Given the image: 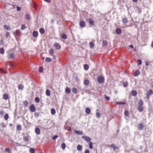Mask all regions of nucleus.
I'll list each match as a JSON object with an SVG mask.
<instances>
[{"instance_id":"412c9836","label":"nucleus","mask_w":153,"mask_h":153,"mask_svg":"<svg viewBox=\"0 0 153 153\" xmlns=\"http://www.w3.org/2000/svg\"><path fill=\"white\" fill-rule=\"evenodd\" d=\"M143 102L142 100H140L138 102V105H143Z\"/></svg>"},{"instance_id":"393cba45","label":"nucleus","mask_w":153,"mask_h":153,"mask_svg":"<svg viewBox=\"0 0 153 153\" xmlns=\"http://www.w3.org/2000/svg\"><path fill=\"white\" fill-rule=\"evenodd\" d=\"M51 113L52 115H54L55 114L56 111L54 108H52L51 110Z\"/></svg>"},{"instance_id":"dca6fc26","label":"nucleus","mask_w":153,"mask_h":153,"mask_svg":"<svg viewBox=\"0 0 153 153\" xmlns=\"http://www.w3.org/2000/svg\"><path fill=\"white\" fill-rule=\"evenodd\" d=\"M85 112L86 113L88 114L90 113L91 112V110L90 108H86L85 110Z\"/></svg>"},{"instance_id":"3c124183","label":"nucleus","mask_w":153,"mask_h":153,"mask_svg":"<svg viewBox=\"0 0 153 153\" xmlns=\"http://www.w3.org/2000/svg\"><path fill=\"white\" fill-rule=\"evenodd\" d=\"M124 114L125 116H128V111H126L124 112Z\"/></svg>"},{"instance_id":"39448f33","label":"nucleus","mask_w":153,"mask_h":153,"mask_svg":"<svg viewBox=\"0 0 153 153\" xmlns=\"http://www.w3.org/2000/svg\"><path fill=\"white\" fill-rule=\"evenodd\" d=\"M137 109L138 111L140 112L142 111H143L144 109V108L143 107V105H138Z\"/></svg>"},{"instance_id":"72a5a7b5","label":"nucleus","mask_w":153,"mask_h":153,"mask_svg":"<svg viewBox=\"0 0 153 153\" xmlns=\"http://www.w3.org/2000/svg\"><path fill=\"white\" fill-rule=\"evenodd\" d=\"M9 115L8 114H6L4 116V118L6 120H7L9 118Z\"/></svg>"},{"instance_id":"603ef678","label":"nucleus","mask_w":153,"mask_h":153,"mask_svg":"<svg viewBox=\"0 0 153 153\" xmlns=\"http://www.w3.org/2000/svg\"><path fill=\"white\" fill-rule=\"evenodd\" d=\"M58 137V136L57 135H55L52 137V139L53 140H55L56 138H57Z\"/></svg>"},{"instance_id":"a211bd4d","label":"nucleus","mask_w":153,"mask_h":153,"mask_svg":"<svg viewBox=\"0 0 153 153\" xmlns=\"http://www.w3.org/2000/svg\"><path fill=\"white\" fill-rule=\"evenodd\" d=\"M3 98L5 100H7L8 98V95L7 94H4L3 96Z\"/></svg>"},{"instance_id":"58836bf2","label":"nucleus","mask_w":153,"mask_h":153,"mask_svg":"<svg viewBox=\"0 0 153 153\" xmlns=\"http://www.w3.org/2000/svg\"><path fill=\"white\" fill-rule=\"evenodd\" d=\"M72 91L75 94H76V93L77 90H76V88H73L72 89Z\"/></svg>"},{"instance_id":"c756f323","label":"nucleus","mask_w":153,"mask_h":153,"mask_svg":"<svg viewBox=\"0 0 153 153\" xmlns=\"http://www.w3.org/2000/svg\"><path fill=\"white\" fill-rule=\"evenodd\" d=\"M110 147L113 148L115 150L117 149V146L114 144H112L110 145Z\"/></svg>"},{"instance_id":"8fccbe9b","label":"nucleus","mask_w":153,"mask_h":153,"mask_svg":"<svg viewBox=\"0 0 153 153\" xmlns=\"http://www.w3.org/2000/svg\"><path fill=\"white\" fill-rule=\"evenodd\" d=\"M105 100H110V97L106 95L105 96Z\"/></svg>"},{"instance_id":"cd10ccee","label":"nucleus","mask_w":153,"mask_h":153,"mask_svg":"<svg viewBox=\"0 0 153 153\" xmlns=\"http://www.w3.org/2000/svg\"><path fill=\"white\" fill-rule=\"evenodd\" d=\"M61 147L62 148V149L63 150H64L65 149V147H66V145L65 144V143H63L61 144Z\"/></svg>"},{"instance_id":"9b49d317","label":"nucleus","mask_w":153,"mask_h":153,"mask_svg":"<svg viewBox=\"0 0 153 153\" xmlns=\"http://www.w3.org/2000/svg\"><path fill=\"white\" fill-rule=\"evenodd\" d=\"M61 37L63 39H65L67 38V36L65 34L63 33L60 35Z\"/></svg>"},{"instance_id":"f3484780","label":"nucleus","mask_w":153,"mask_h":153,"mask_svg":"<svg viewBox=\"0 0 153 153\" xmlns=\"http://www.w3.org/2000/svg\"><path fill=\"white\" fill-rule=\"evenodd\" d=\"M153 94V91L151 90H150L147 93V95L149 96L150 95H152Z\"/></svg>"},{"instance_id":"bf43d9fd","label":"nucleus","mask_w":153,"mask_h":153,"mask_svg":"<svg viewBox=\"0 0 153 153\" xmlns=\"http://www.w3.org/2000/svg\"><path fill=\"white\" fill-rule=\"evenodd\" d=\"M39 115V114L38 113H35L34 114V116H35L36 117H37Z\"/></svg>"},{"instance_id":"774afa93","label":"nucleus","mask_w":153,"mask_h":153,"mask_svg":"<svg viewBox=\"0 0 153 153\" xmlns=\"http://www.w3.org/2000/svg\"><path fill=\"white\" fill-rule=\"evenodd\" d=\"M129 47L131 48H133V45H129Z\"/></svg>"},{"instance_id":"ea45409f","label":"nucleus","mask_w":153,"mask_h":153,"mask_svg":"<svg viewBox=\"0 0 153 153\" xmlns=\"http://www.w3.org/2000/svg\"><path fill=\"white\" fill-rule=\"evenodd\" d=\"M26 18L27 20H30L31 18H30V15H28V14L26 15Z\"/></svg>"},{"instance_id":"13d9d810","label":"nucleus","mask_w":153,"mask_h":153,"mask_svg":"<svg viewBox=\"0 0 153 153\" xmlns=\"http://www.w3.org/2000/svg\"><path fill=\"white\" fill-rule=\"evenodd\" d=\"M0 114L1 115H3L4 114V112L3 111H0Z\"/></svg>"},{"instance_id":"7c9ffc66","label":"nucleus","mask_w":153,"mask_h":153,"mask_svg":"<svg viewBox=\"0 0 153 153\" xmlns=\"http://www.w3.org/2000/svg\"><path fill=\"white\" fill-rule=\"evenodd\" d=\"M84 69L85 70H87L89 68V67L87 64H85L84 65Z\"/></svg>"},{"instance_id":"c9c22d12","label":"nucleus","mask_w":153,"mask_h":153,"mask_svg":"<svg viewBox=\"0 0 153 153\" xmlns=\"http://www.w3.org/2000/svg\"><path fill=\"white\" fill-rule=\"evenodd\" d=\"M30 153H34L35 152V150L33 148H31L30 149Z\"/></svg>"},{"instance_id":"79ce46f5","label":"nucleus","mask_w":153,"mask_h":153,"mask_svg":"<svg viewBox=\"0 0 153 153\" xmlns=\"http://www.w3.org/2000/svg\"><path fill=\"white\" fill-rule=\"evenodd\" d=\"M96 116L97 117L99 118L101 116V114L99 112H97L96 114Z\"/></svg>"},{"instance_id":"49530a36","label":"nucleus","mask_w":153,"mask_h":153,"mask_svg":"<svg viewBox=\"0 0 153 153\" xmlns=\"http://www.w3.org/2000/svg\"><path fill=\"white\" fill-rule=\"evenodd\" d=\"M123 22L124 23H126L127 22V19L126 18H124L123 19Z\"/></svg>"},{"instance_id":"1a4fd4ad","label":"nucleus","mask_w":153,"mask_h":153,"mask_svg":"<svg viewBox=\"0 0 153 153\" xmlns=\"http://www.w3.org/2000/svg\"><path fill=\"white\" fill-rule=\"evenodd\" d=\"M74 132L77 134L79 135H82L83 134V132L82 131H78L76 130H75Z\"/></svg>"},{"instance_id":"de8ad7c7","label":"nucleus","mask_w":153,"mask_h":153,"mask_svg":"<svg viewBox=\"0 0 153 153\" xmlns=\"http://www.w3.org/2000/svg\"><path fill=\"white\" fill-rule=\"evenodd\" d=\"M142 63V61H141L139 59L138 60V65H141Z\"/></svg>"},{"instance_id":"6ab92c4d","label":"nucleus","mask_w":153,"mask_h":153,"mask_svg":"<svg viewBox=\"0 0 153 153\" xmlns=\"http://www.w3.org/2000/svg\"><path fill=\"white\" fill-rule=\"evenodd\" d=\"M116 33L118 34H120L121 33V30L120 28H117L116 29Z\"/></svg>"},{"instance_id":"a18cd8bd","label":"nucleus","mask_w":153,"mask_h":153,"mask_svg":"<svg viewBox=\"0 0 153 153\" xmlns=\"http://www.w3.org/2000/svg\"><path fill=\"white\" fill-rule=\"evenodd\" d=\"M43 71V68L42 67H40L39 69V71L40 72L42 73Z\"/></svg>"},{"instance_id":"5701e85b","label":"nucleus","mask_w":153,"mask_h":153,"mask_svg":"<svg viewBox=\"0 0 153 153\" xmlns=\"http://www.w3.org/2000/svg\"><path fill=\"white\" fill-rule=\"evenodd\" d=\"M46 95L47 96H49L50 95H51L50 92L49 90H48V89L46 90Z\"/></svg>"},{"instance_id":"4d7b16f0","label":"nucleus","mask_w":153,"mask_h":153,"mask_svg":"<svg viewBox=\"0 0 153 153\" xmlns=\"http://www.w3.org/2000/svg\"><path fill=\"white\" fill-rule=\"evenodd\" d=\"M21 9V8L19 7V6H17V11H19Z\"/></svg>"},{"instance_id":"338daca9","label":"nucleus","mask_w":153,"mask_h":153,"mask_svg":"<svg viewBox=\"0 0 153 153\" xmlns=\"http://www.w3.org/2000/svg\"><path fill=\"white\" fill-rule=\"evenodd\" d=\"M145 65L146 66H148L149 65V64L147 62H145Z\"/></svg>"},{"instance_id":"4468645a","label":"nucleus","mask_w":153,"mask_h":153,"mask_svg":"<svg viewBox=\"0 0 153 153\" xmlns=\"http://www.w3.org/2000/svg\"><path fill=\"white\" fill-rule=\"evenodd\" d=\"M39 31L40 33L42 34H43L45 32V29L42 28H40L39 29Z\"/></svg>"},{"instance_id":"a19ab883","label":"nucleus","mask_w":153,"mask_h":153,"mask_svg":"<svg viewBox=\"0 0 153 153\" xmlns=\"http://www.w3.org/2000/svg\"><path fill=\"white\" fill-rule=\"evenodd\" d=\"M14 57V54L13 53H11L9 55V58H12Z\"/></svg>"},{"instance_id":"473e14b6","label":"nucleus","mask_w":153,"mask_h":153,"mask_svg":"<svg viewBox=\"0 0 153 153\" xmlns=\"http://www.w3.org/2000/svg\"><path fill=\"white\" fill-rule=\"evenodd\" d=\"M90 45L91 48H93L94 47V44L93 42H90Z\"/></svg>"},{"instance_id":"b1692460","label":"nucleus","mask_w":153,"mask_h":153,"mask_svg":"<svg viewBox=\"0 0 153 153\" xmlns=\"http://www.w3.org/2000/svg\"><path fill=\"white\" fill-rule=\"evenodd\" d=\"M66 92L68 93L69 94L71 92V90L69 88H66L65 89Z\"/></svg>"},{"instance_id":"f8f14e48","label":"nucleus","mask_w":153,"mask_h":153,"mask_svg":"<svg viewBox=\"0 0 153 153\" xmlns=\"http://www.w3.org/2000/svg\"><path fill=\"white\" fill-rule=\"evenodd\" d=\"M33 36L34 37H37L38 36V33L36 31H34L33 33Z\"/></svg>"},{"instance_id":"2f4dec72","label":"nucleus","mask_w":153,"mask_h":153,"mask_svg":"<svg viewBox=\"0 0 153 153\" xmlns=\"http://www.w3.org/2000/svg\"><path fill=\"white\" fill-rule=\"evenodd\" d=\"M4 49L3 48H1L0 49V53L1 54H3L4 53Z\"/></svg>"},{"instance_id":"5fc2aeb1","label":"nucleus","mask_w":153,"mask_h":153,"mask_svg":"<svg viewBox=\"0 0 153 153\" xmlns=\"http://www.w3.org/2000/svg\"><path fill=\"white\" fill-rule=\"evenodd\" d=\"M26 27L25 26V25H22L21 26V29L22 30H24V29H25Z\"/></svg>"},{"instance_id":"f257e3e1","label":"nucleus","mask_w":153,"mask_h":153,"mask_svg":"<svg viewBox=\"0 0 153 153\" xmlns=\"http://www.w3.org/2000/svg\"><path fill=\"white\" fill-rule=\"evenodd\" d=\"M97 79L98 82L99 83H102L104 81V78L101 76H98Z\"/></svg>"},{"instance_id":"4c0bfd02","label":"nucleus","mask_w":153,"mask_h":153,"mask_svg":"<svg viewBox=\"0 0 153 153\" xmlns=\"http://www.w3.org/2000/svg\"><path fill=\"white\" fill-rule=\"evenodd\" d=\"M16 129L18 130H20L21 129V126L20 125H18L16 127Z\"/></svg>"},{"instance_id":"09e8293b","label":"nucleus","mask_w":153,"mask_h":153,"mask_svg":"<svg viewBox=\"0 0 153 153\" xmlns=\"http://www.w3.org/2000/svg\"><path fill=\"white\" fill-rule=\"evenodd\" d=\"M54 53V52L53 51V50L52 49H51L50 50V54H51V55H52Z\"/></svg>"},{"instance_id":"aec40b11","label":"nucleus","mask_w":153,"mask_h":153,"mask_svg":"<svg viewBox=\"0 0 153 153\" xmlns=\"http://www.w3.org/2000/svg\"><path fill=\"white\" fill-rule=\"evenodd\" d=\"M82 147L81 145H78L77 146V149L79 151H80L82 150Z\"/></svg>"},{"instance_id":"9d476101","label":"nucleus","mask_w":153,"mask_h":153,"mask_svg":"<svg viewBox=\"0 0 153 153\" xmlns=\"http://www.w3.org/2000/svg\"><path fill=\"white\" fill-rule=\"evenodd\" d=\"M143 126L142 123H140L138 125V128L140 130H142L143 128Z\"/></svg>"},{"instance_id":"052dcab7","label":"nucleus","mask_w":153,"mask_h":153,"mask_svg":"<svg viewBox=\"0 0 153 153\" xmlns=\"http://www.w3.org/2000/svg\"><path fill=\"white\" fill-rule=\"evenodd\" d=\"M16 33L18 35H19L20 34V31L19 30H17L16 31Z\"/></svg>"},{"instance_id":"20e7f679","label":"nucleus","mask_w":153,"mask_h":153,"mask_svg":"<svg viewBox=\"0 0 153 153\" xmlns=\"http://www.w3.org/2000/svg\"><path fill=\"white\" fill-rule=\"evenodd\" d=\"M54 47L57 49H59L61 48V46L59 43L56 42L54 44Z\"/></svg>"},{"instance_id":"0e129e2a","label":"nucleus","mask_w":153,"mask_h":153,"mask_svg":"<svg viewBox=\"0 0 153 153\" xmlns=\"http://www.w3.org/2000/svg\"><path fill=\"white\" fill-rule=\"evenodd\" d=\"M2 126L4 128H5L6 127V125L4 123H2Z\"/></svg>"},{"instance_id":"ddd939ff","label":"nucleus","mask_w":153,"mask_h":153,"mask_svg":"<svg viewBox=\"0 0 153 153\" xmlns=\"http://www.w3.org/2000/svg\"><path fill=\"white\" fill-rule=\"evenodd\" d=\"M4 29L7 30H10V27L9 26L4 25Z\"/></svg>"},{"instance_id":"680f3d73","label":"nucleus","mask_w":153,"mask_h":153,"mask_svg":"<svg viewBox=\"0 0 153 153\" xmlns=\"http://www.w3.org/2000/svg\"><path fill=\"white\" fill-rule=\"evenodd\" d=\"M10 149L9 148H7L5 149V151L6 152H8L10 151Z\"/></svg>"},{"instance_id":"c03bdc74","label":"nucleus","mask_w":153,"mask_h":153,"mask_svg":"<svg viewBox=\"0 0 153 153\" xmlns=\"http://www.w3.org/2000/svg\"><path fill=\"white\" fill-rule=\"evenodd\" d=\"M23 104L25 106H27L28 105V103L27 102V101H25L24 102Z\"/></svg>"},{"instance_id":"f03ea898","label":"nucleus","mask_w":153,"mask_h":153,"mask_svg":"<svg viewBox=\"0 0 153 153\" xmlns=\"http://www.w3.org/2000/svg\"><path fill=\"white\" fill-rule=\"evenodd\" d=\"M82 137L88 142H90L91 140V139L90 137L86 136H83Z\"/></svg>"},{"instance_id":"a878e982","label":"nucleus","mask_w":153,"mask_h":153,"mask_svg":"<svg viewBox=\"0 0 153 153\" xmlns=\"http://www.w3.org/2000/svg\"><path fill=\"white\" fill-rule=\"evenodd\" d=\"M140 73V72L139 71H136L134 73V76H137Z\"/></svg>"},{"instance_id":"f704fd0d","label":"nucleus","mask_w":153,"mask_h":153,"mask_svg":"<svg viewBox=\"0 0 153 153\" xmlns=\"http://www.w3.org/2000/svg\"><path fill=\"white\" fill-rule=\"evenodd\" d=\"M35 101L36 102L38 103L39 102L40 99L38 97H36L35 99Z\"/></svg>"},{"instance_id":"0eeeda50","label":"nucleus","mask_w":153,"mask_h":153,"mask_svg":"<svg viewBox=\"0 0 153 153\" xmlns=\"http://www.w3.org/2000/svg\"><path fill=\"white\" fill-rule=\"evenodd\" d=\"M35 132L37 134L39 135L40 134V131L39 128H36L35 129Z\"/></svg>"},{"instance_id":"423d86ee","label":"nucleus","mask_w":153,"mask_h":153,"mask_svg":"<svg viewBox=\"0 0 153 153\" xmlns=\"http://www.w3.org/2000/svg\"><path fill=\"white\" fill-rule=\"evenodd\" d=\"M30 110L31 112H34L35 111V107L34 105L32 104L30 107Z\"/></svg>"},{"instance_id":"bb28decb","label":"nucleus","mask_w":153,"mask_h":153,"mask_svg":"<svg viewBox=\"0 0 153 153\" xmlns=\"http://www.w3.org/2000/svg\"><path fill=\"white\" fill-rule=\"evenodd\" d=\"M29 136H25L23 138V139L24 141H28Z\"/></svg>"},{"instance_id":"6e6552de","label":"nucleus","mask_w":153,"mask_h":153,"mask_svg":"<svg viewBox=\"0 0 153 153\" xmlns=\"http://www.w3.org/2000/svg\"><path fill=\"white\" fill-rule=\"evenodd\" d=\"M85 22L83 21L80 22H79V25L82 27H84L85 26Z\"/></svg>"},{"instance_id":"e433bc0d","label":"nucleus","mask_w":153,"mask_h":153,"mask_svg":"<svg viewBox=\"0 0 153 153\" xmlns=\"http://www.w3.org/2000/svg\"><path fill=\"white\" fill-rule=\"evenodd\" d=\"M23 88V86L21 85H20L18 86V89L19 90H22Z\"/></svg>"},{"instance_id":"37998d69","label":"nucleus","mask_w":153,"mask_h":153,"mask_svg":"<svg viewBox=\"0 0 153 153\" xmlns=\"http://www.w3.org/2000/svg\"><path fill=\"white\" fill-rule=\"evenodd\" d=\"M89 147L91 149H92L93 148V147L92 146L93 143L92 142H90L89 143Z\"/></svg>"},{"instance_id":"c85d7f7f","label":"nucleus","mask_w":153,"mask_h":153,"mask_svg":"<svg viewBox=\"0 0 153 153\" xmlns=\"http://www.w3.org/2000/svg\"><path fill=\"white\" fill-rule=\"evenodd\" d=\"M51 58L49 57H46L45 59V61L46 62H51Z\"/></svg>"},{"instance_id":"69168bd1","label":"nucleus","mask_w":153,"mask_h":153,"mask_svg":"<svg viewBox=\"0 0 153 153\" xmlns=\"http://www.w3.org/2000/svg\"><path fill=\"white\" fill-rule=\"evenodd\" d=\"M45 1L47 2L48 3H50L51 2L50 0H44Z\"/></svg>"},{"instance_id":"864d4df0","label":"nucleus","mask_w":153,"mask_h":153,"mask_svg":"<svg viewBox=\"0 0 153 153\" xmlns=\"http://www.w3.org/2000/svg\"><path fill=\"white\" fill-rule=\"evenodd\" d=\"M117 105H121L123 104H125V103L123 102H118L117 103Z\"/></svg>"},{"instance_id":"e2e57ef3","label":"nucleus","mask_w":153,"mask_h":153,"mask_svg":"<svg viewBox=\"0 0 153 153\" xmlns=\"http://www.w3.org/2000/svg\"><path fill=\"white\" fill-rule=\"evenodd\" d=\"M85 153H90L89 151L88 150H86L85 151Z\"/></svg>"},{"instance_id":"6e6d98bb","label":"nucleus","mask_w":153,"mask_h":153,"mask_svg":"<svg viewBox=\"0 0 153 153\" xmlns=\"http://www.w3.org/2000/svg\"><path fill=\"white\" fill-rule=\"evenodd\" d=\"M33 5L35 9H36V7H37V4L34 2H33Z\"/></svg>"},{"instance_id":"4be33fe9","label":"nucleus","mask_w":153,"mask_h":153,"mask_svg":"<svg viewBox=\"0 0 153 153\" xmlns=\"http://www.w3.org/2000/svg\"><path fill=\"white\" fill-rule=\"evenodd\" d=\"M131 94L134 96H136L137 94V92L136 91H132Z\"/></svg>"},{"instance_id":"7ed1b4c3","label":"nucleus","mask_w":153,"mask_h":153,"mask_svg":"<svg viewBox=\"0 0 153 153\" xmlns=\"http://www.w3.org/2000/svg\"><path fill=\"white\" fill-rule=\"evenodd\" d=\"M87 21L88 22L90 25H92L94 24V20L91 18L87 19Z\"/></svg>"},{"instance_id":"2eb2a0df","label":"nucleus","mask_w":153,"mask_h":153,"mask_svg":"<svg viewBox=\"0 0 153 153\" xmlns=\"http://www.w3.org/2000/svg\"><path fill=\"white\" fill-rule=\"evenodd\" d=\"M84 84L85 85H88L89 83V81L88 79H85L84 81Z\"/></svg>"}]
</instances>
